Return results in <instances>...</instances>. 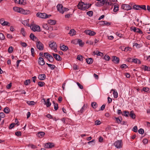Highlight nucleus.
I'll return each instance as SVG.
<instances>
[{
    "label": "nucleus",
    "mask_w": 150,
    "mask_h": 150,
    "mask_svg": "<svg viewBox=\"0 0 150 150\" xmlns=\"http://www.w3.org/2000/svg\"><path fill=\"white\" fill-rule=\"evenodd\" d=\"M111 2H117V0H101L100 2L97 3V6H103V10H106L110 8V5L112 4Z\"/></svg>",
    "instance_id": "f257e3e1"
},
{
    "label": "nucleus",
    "mask_w": 150,
    "mask_h": 150,
    "mask_svg": "<svg viewBox=\"0 0 150 150\" xmlns=\"http://www.w3.org/2000/svg\"><path fill=\"white\" fill-rule=\"evenodd\" d=\"M91 5V4H85L84 3L81 2L79 3L77 6L79 9L84 10L88 8Z\"/></svg>",
    "instance_id": "f03ea898"
},
{
    "label": "nucleus",
    "mask_w": 150,
    "mask_h": 150,
    "mask_svg": "<svg viewBox=\"0 0 150 150\" xmlns=\"http://www.w3.org/2000/svg\"><path fill=\"white\" fill-rule=\"evenodd\" d=\"M57 10L60 13L63 14L65 11H68L69 9L67 8L63 7V5L61 4H59L57 6Z\"/></svg>",
    "instance_id": "7ed1b4c3"
},
{
    "label": "nucleus",
    "mask_w": 150,
    "mask_h": 150,
    "mask_svg": "<svg viewBox=\"0 0 150 150\" xmlns=\"http://www.w3.org/2000/svg\"><path fill=\"white\" fill-rule=\"evenodd\" d=\"M116 2H111L112 4L110 5V6H112L111 9L112 8L113 6H114L113 11L115 13L118 11L119 10V5L117 3H116Z\"/></svg>",
    "instance_id": "20e7f679"
},
{
    "label": "nucleus",
    "mask_w": 150,
    "mask_h": 150,
    "mask_svg": "<svg viewBox=\"0 0 150 150\" xmlns=\"http://www.w3.org/2000/svg\"><path fill=\"white\" fill-rule=\"evenodd\" d=\"M49 45L52 49L54 50L55 52H57V45L55 42L53 41H51L49 42Z\"/></svg>",
    "instance_id": "39448f33"
},
{
    "label": "nucleus",
    "mask_w": 150,
    "mask_h": 150,
    "mask_svg": "<svg viewBox=\"0 0 150 150\" xmlns=\"http://www.w3.org/2000/svg\"><path fill=\"white\" fill-rule=\"evenodd\" d=\"M37 16L42 18H46L49 17L51 16L50 15H47L45 13H38L37 14Z\"/></svg>",
    "instance_id": "423d86ee"
},
{
    "label": "nucleus",
    "mask_w": 150,
    "mask_h": 150,
    "mask_svg": "<svg viewBox=\"0 0 150 150\" xmlns=\"http://www.w3.org/2000/svg\"><path fill=\"white\" fill-rule=\"evenodd\" d=\"M30 28L34 32L40 31V27L39 26L37 25L31 24L30 27Z\"/></svg>",
    "instance_id": "0eeeda50"
},
{
    "label": "nucleus",
    "mask_w": 150,
    "mask_h": 150,
    "mask_svg": "<svg viewBox=\"0 0 150 150\" xmlns=\"http://www.w3.org/2000/svg\"><path fill=\"white\" fill-rule=\"evenodd\" d=\"M122 141L121 140L116 141L114 144V145L117 149L120 148L122 147Z\"/></svg>",
    "instance_id": "6e6552de"
},
{
    "label": "nucleus",
    "mask_w": 150,
    "mask_h": 150,
    "mask_svg": "<svg viewBox=\"0 0 150 150\" xmlns=\"http://www.w3.org/2000/svg\"><path fill=\"white\" fill-rule=\"evenodd\" d=\"M121 8L126 11H128L132 9V8L129 5L123 4L122 5Z\"/></svg>",
    "instance_id": "1a4fd4ad"
},
{
    "label": "nucleus",
    "mask_w": 150,
    "mask_h": 150,
    "mask_svg": "<svg viewBox=\"0 0 150 150\" xmlns=\"http://www.w3.org/2000/svg\"><path fill=\"white\" fill-rule=\"evenodd\" d=\"M36 45L37 48L40 50H42L44 49V45L40 41L36 42Z\"/></svg>",
    "instance_id": "9d476101"
},
{
    "label": "nucleus",
    "mask_w": 150,
    "mask_h": 150,
    "mask_svg": "<svg viewBox=\"0 0 150 150\" xmlns=\"http://www.w3.org/2000/svg\"><path fill=\"white\" fill-rule=\"evenodd\" d=\"M54 145L53 143L49 142L45 144V148H51L54 147Z\"/></svg>",
    "instance_id": "9b49d317"
},
{
    "label": "nucleus",
    "mask_w": 150,
    "mask_h": 150,
    "mask_svg": "<svg viewBox=\"0 0 150 150\" xmlns=\"http://www.w3.org/2000/svg\"><path fill=\"white\" fill-rule=\"evenodd\" d=\"M54 57L57 61H61L62 58L60 56L57 54L53 53L52 54Z\"/></svg>",
    "instance_id": "f8f14e48"
},
{
    "label": "nucleus",
    "mask_w": 150,
    "mask_h": 150,
    "mask_svg": "<svg viewBox=\"0 0 150 150\" xmlns=\"http://www.w3.org/2000/svg\"><path fill=\"white\" fill-rule=\"evenodd\" d=\"M141 68L142 70H144V71H150V67L149 66L142 65L141 67Z\"/></svg>",
    "instance_id": "ddd939ff"
},
{
    "label": "nucleus",
    "mask_w": 150,
    "mask_h": 150,
    "mask_svg": "<svg viewBox=\"0 0 150 150\" xmlns=\"http://www.w3.org/2000/svg\"><path fill=\"white\" fill-rule=\"evenodd\" d=\"M38 63L39 64L41 65H43L45 64V62L43 59L41 57L39 58Z\"/></svg>",
    "instance_id": "4468645a"
},
{
    "label": "nucleus",
    "mask_w": 150,
    "mask_h": 150,
    "mask_svg": "<svg viewBox=\"0 0 150 150\" xmlns=\"http://www.w3.org/2000/svg\"><path fill=\"white\" fill-rule=\"evenodd\" d=\"M112 61L115 64H118L119 62V58L116 56H113Z\"/></svg>",
    "instance_id": "2eb2a0df"
},
{
    "label": "nucleus",
    "mask_w": 150,
    "mask_h": 150,
    "mask_svg": "<svg viewBox=\"0 0 150 150\" xmlns=\"http://www.w3.org/2000/svg\"><path fill=\"white\" fill-rule=\"evenodd\" d=\"M30 11L28 10H25L22 8L20 13L24 14H28L30 13Z\"/></svg>",
    "instance_id": "dca6fc26"
},
{
    "label": "nucleus",
    "mask_w": 150,
    "mask_h": 150,
    "mask_svg": "<svg viewBox=\"0 0 150 150\" xmlns=\"http://www.w3.org/2000/svg\"><path fill=\"white\" fill-rule=\"evenodd\" d=\"M84 33L86 34L91 36L94 35V31H91L90 30H86L84 31Z\"/></svg>",
    "instance_id": "f3484780"
},
{
    "label": "nucleus",
    "mask_w": 150,
    "mask_h": 150,
    "mask_svg": "<svg viewBox=\"0 0 150 150\" xmlns=\"http://www.w3.org/2000/svg\"><path fill=\"white\" fill-rule=\"evenodd\" d=\"M96 55L97 56H100L101 57H103L104 54L103 53L101 52H100L98 50L94 51V55Z\"/></svg>",
    "instance_id": "a211bd4d"
},
{
    "label": "nucleus",
    "mask_w": 150,
    "mask_h": 150,
    "mask_svg": "<svg viewBox=\"0 0 150 150\" xmlns=\"http://www.w3.org/2000/svg\"><path fill=\"white\" fill-rule=\"evenodd\" d=\"M129 62H132L138 64H140L141 63V61L137 58L132 59V61H130Z\"/></svg>",
    "instance_id": "6ab92c4d"
},
{
    "label": "nucleus",
    "mask_w": 150,
    "mask_h": 150,
    "mask_svg": "<svg viewBox=\"0 0 150 150\" xmlns=\"http://www.w3.org/2000/svg\"><path fill=\"white\" fill-rule=\"evenodd\" d=\"M129 116L133 119H135L136 118V115L134 113L133 111H131L129 114Z\"/></svg>",
    "instance_id": "aec40b11"
},
{
    "label": "nucleus",
    "mask_w": 150,
    "mask_h": 150,
    "mask_svg": "<svg viewBox=\"0 0 150 150\" xmlns=\"http://www.w3.org/2000/svg\"><path fill=\"white\" fill-rule=\"evenodd\" d=\"M38 79L41 80H43L46 78L45 75L44 74L39 75L38 77Z\"/></svg>",
    "instance_id": "412c9836"
},
{
    "label": "nucleus",
    "mask_w": 150,
    "mask_h": 150,
    "mask_svg": "<svg viewBox=\"0 0 150 150\" xmlns=\"http://www.w3.org/2000/svg\"><path fill=\"white\" fill-rule=\"evenodd\" d=\"M76 31L74 29H71L69 33H68L71 36H73L75 35L76 34Z\"/></svg>",
    "instance_id": "4be33fe9"
},
{
    "label": "nucleus",
    "mask_w": 150,
    "mask_h": 150,
    "mask_svg": "<svg viewBox=\"0 0 150 150\" xmlns=\"http://www.w3.org/2000/svg\"><path fill=\"white\" fill-rule=\"evenodd\" d=\"M22 9L21 8H19L18 7L15 6L13 7V10L16 11L18 13H20L21 11V9Z\"/></svg>",
    "instance_id": "5701e85b"
},
{
    "label": "nucleus",
    "mask_w": 150,
    "mask_h": 150,
    "mask_svg": "<svg viewBox=\"0 0 150 150\" xmlns=\"http://www.w3.org/2000/svg\"><path fill=\"white\" fill-rule=\"evenodd\" d=\"M45 134V133L43 132H39L38 133L37 136L40 137L41 138L43 137Z\"/></svg>",
    "instance_id": "b1692460"
},
{
    "label": "nucleus",
    "mask_w": 150,
    "mask_h": 150,
    "mask_svg": "<svg viewBox=\"0 0 150 150\" xmlns=\"http://www.w3.org/2000/svg\"><path fill=\"white\" fill-rule=\"evenodd\" d=\"M60 49L63 51H66L68 50V48L67 46L64 45L62 46H60Z\"/></svg>",
    "instance_id": "393cba45"
},
{
    "label": "nucleus",
    "mask_w": 150,
    "mask_h": 150,
    "mask_svg": "<svg viewBox=\"0 0 150 150\" xmlns=\"http://www.w3.org/2000/svg\"><path fill=\"white\" fill-rule=\"evenodd\" d=\"M133 9L135 10H140V5H134L132 6Z\"/></svg>",
    "instance_id": "a878e982"
},
{
    "label": "nucleus",
    "mask_w": 150,
    "mask_h": 150,
    "mask_svg": "<svg viewBox=\"0 0 150 150\" xmlns=\"http://www.w3.org/2000/svg\"><path fill=\"white\" fill-rule=\"evenodd\" d=\"M87 107V105H85V104H84L83 106L82 107V108H81L80 110V111H79V112L82 113L83 112L84 110H85L86 109Z\"/></svg>",
    "instance_id": "bb28decb"
},
{
    "label": "nucleus",
    "mask_w": 150,
    "mask_h": 150,
    "mask_svg": "<svg viewBox=\"0 0 150 150\" xmlns=\"http://www.w3.org/2000/svg\"><path fill=\"white\" fill-rule=\"evenodd\" d=\"M111 91H113V94L114 97L115 98H117L118 97V93L117 91L114 89H112Z\"/></svg>",
    "instance_id": "cd10ccee"
},
{
    "label": "nucleus",
    "mask_w": 150,
    "mask_h": 150,
    "mask_svg": "<svg viewBox=\"0 0 150 150\" xmlns=\"http://www.w3.org/2000/svg\"><path fill=\"white\" fill-rule=\"evenodd\" d=\"M45 104L46 105L47 107H48L51 105V103L50 102V98H48L47 99L46 102H45Z\"/></svg>",
    "instance_id": "c85d7f7f"
},
{
    "label": "nucleus",
    "mask_w": 150,
    "mask_h": 150,
    "mask_svg": "<svg viewBox=\"0 0 150 150\" xmlns=\"http://www.w3.org/2000/svg\"><path fill=\"white\" fill-rule=\"evenodd\" d=\"M86 62L88 64H91L93 63V60L92 58H88V59H86Z\"/></svg>",
    "instance_id": "c756f323"
},
{
    "label": "nucleus",
    "mask_w": 150,
    "mask_h": 150,
    "mask_svg": "<svg viewBox=\"0 0 150 150\" xmlns=\"http://www.w3.org/2000/svg\"><path fill=\"white\" fill-rule=\"evenodd\" d=\"M48 22L51 25H55L56 23V21L54 20H50L48 21Z\"/></svg>",
    "instance_id": "7c9ffc66"
},
{
    "label": "nucleus",
    "mask_w": 150,
    "mask_h": 150,
    "mask_svg": "<svg viewBox=\"0 0 150 150\" xmlns=\"http://www.w3.org/2000/svg\"><path fill=\"white\" fill-rule=\"evenodd\" d=\"M116 121L118 123H121L122 120V118L121 117H115Z\"/></svg>",
    "instance_id": "2f4dec72"
},
{
    "label": "nucleus",
    "mask_w": 150,
    "mask_h": 150,
    "mask_svg": "<svg viewBox=\"0 0 150 150\" xmlns=\"http://www.w3.org/2000/svg\"><path fill=\"white\" fill-rule=\"evenodd\" d=\"M79 44L80 46L82 47L84 43L83 42L82 40L80 39H78V44Z\"/></svg>",
    "instance_id": "473e14b6"
},
{
    "label": "nucleus",
    "mask_w": 150,
    "mask_h": 150,
    "mask_svg": "<svg viewBox=\"0 0 150 150\" xmlns=\"http://www.w3.org/2000/svg\"><path fill=\"white\" fill-rule=\"evenodd\" d=\"M142 91H144L147 93L150 92V89L148 87H144L142 88Z\"/></svg>",
    "instance_id": "72a5a7b5"
},
{
    "label": "nucleus",
    "mask_w": 150,
    "mask_h": 150,
    "mask_svg": "<svg viewBox=\"0 0 150 150\" xmlns=\"http://www.w3.org/2000/svg\"><path fill=\"white\" fill-rule=\"evenodd\" d=\"M52 102L54 105V109L55 110H57L58 108V104L57 103H55L54 101H53Z\"/></svg>",
    "instance_id": "f704fd0d"
},
{
    "label": "nucleus",
    "mask_w": 150,
    "mask_h": 150,
    "mask_svg": "<svg viewBox=\"0 0 150 150\" xmlns=\"http://www.w3.org/2000/svg\"><path fill=\"white\" fill-rule=\"evenodd\" d=\"M123 112V114H122L123 115L126 117H127L129 115V113L128 111H125Z\"/></svg>",
    "instance_id": "c9c22d12"
},
{
    "label": "nucleus",
    "mask_w": 150,
    "mask_h": 150,
    "mask_svg": "<svg viewBox=\"0 0 150 150\" xmlns=\"http://www.w3.org/2000/svg\"><path fill=\"white\" fill-rule=\"evenodd\" d=\"M101 23H102V25H105L107 26H108L111 24L110 23L105 21H101Z\"/></svg>",
    "instance_id": "e433bc0d"
},
{
    "label": "nucleus",
    "mask_w": 150,
    "mask_h": 150,
    "mask_svg": "<svg viewBox=\"0 0 150 150\" xmlns=\"http://www.w3.org/2000/svg\"><path fill=\"white\" fill-rule=\"evenodd\" d=\"M50 62H52L54 61V59L53 57L51 55L47 59Z\"/></svg>",
    "instance_id": "4c0bfd02"
},
{
    "label": "nucleus",
    "mask_w": 150,
    "mask_h": 150,
    "mask_svg": "<svg viewBox=\"0 0 150 150\" xmlns=\"http://www.w3.org/2000/svg\"><path fill=\"white\" fill-rule=\"evenodd\" d=\"M30 83V80L29 79L26 80L24 82L25 85H28Z\"/></svg>",
    "instance_id": "58836bf2"
},
{
    "label": "nucleus",
    "mask_w": 150,
    "mask_h": 150,
    "mask_svg": "<svg viewBox=\"0 0 150 150\" xmlns=\"http://www.w3.org/2000/svg\"><path fill=\"white\" fill-rule=\"evenodd\" d=\"M4 112L6 113H8L10 112V109L8 107H6L4 108Z\"/></svg>",
    "instance_id": "ea45409f"
},
{
    "label": "nucleus",
    "mask_w": 150,
    "mask_h": 150,
    "mask_svg": "<svg viewBox=\"0 0 150 150\" xmlns=\"http://www.w3.org/2000/svg\"><path fill=\"white\" fill-rule=\"evenodd\" d=\"M45 84V83L42 81H40L38 83V85L40 87H42Z\"/></svg>",
    "instance_id": "a19ab883"
},
{
    "label": "nucleus",
    "mask_w": 150,
    "mask_h": 150,
    "mask_svg": "<svg viewBox=\"0 0 150 150\" xmlns=\"http://www.w3.org/2000/svg\"><path fill=\"white\" fill-rule=\"evenodd\" d=\"M27 103L29 105H34L35 104V102L34 101H28Z\"/></svg>",
    "instance_id": "79ce46f5"
},
{
    "label": "nucleus",
    "mask_w": 150,
    "mask_h": 150,
    "mask_svg": "<svg viewBox=\"0 0 150 150\" xmlns=\"http://www.w3.org/2000/svg\"><path fill=\"white\" fill-rule=\"evenodd\" d=\"M3 26L6 25V26H9L10 25V23L9 22H8L7 21H4V22H3Z\"/></svg>",
    "instance_id": "37998d69"
},
{
    "label": "nucleus",
    "mask_w": 150,
    "mask_h": 150,
    "mask_svg": "<svg viewBox=\"0 0 150 150\" xmlns=\"http://www.w3.org/2000/svg\"><path fill=\"white\" fill-rule=\"evenodd\" d=\"M135 32L139 33L140 34H143V32L140 29L138 28H137Z\"/></svg>",
    "instance_id": "c03bdc74"
},
{
    "label": "nucleus",
    "mask_w": 150,
    "mask_h": 150,
    "mask_svg": "<svg viewBox=\"0 0 150 150\" xmlns=\"http://www.w3.org/2000/svg\"><path fill=\"white\" fill-rule=\"evenodd\" d=\"M13 48L12 46L10 47L8 49V51L9 53H11L12 52L13 50Z\"/></svg>",
    "instance_id": "a18cd8bd"
},
{
    "label": "nucleus",
    "mask_w": 150,
    "mask_h": 150,
    "mask_svg": "<svg viewBox=\"0 0 150 150\" xmlns=\"http://www.w3.org/2000/svg\"><path fill=\"white\" fill-rule=\"evenodd\" d=\"M21 33L24 36H25V30L24 28H21Z\"/></svg>",
    "instance_id": "49530a36"
},
{
    "label": "nucleus",
    "mask_w": 150,
    "mask_h": 150,
    "mask_svg": "<svg viewBox=\"0 0 150 150\" xmlns=\"http://www.w3.org/2000/svg\"><path fill=\"white\" fill-rule=\"evenodd\" d=\"M30 38L31 40H34V38H36V37L32 33H31L30 34Z\"/></svg>",
    "instance_id": "de8ad7c7"
},
{
    "label": "nucleus",
    "mask_w": 150,
    "mask_h": 150,
    "mask_svg": "<svg viewBox=\"0 0 150 150\" xmlns=\"http://www.w3.org/2000/svg\"><path fill=\"white\" fill-rule=\"evenodd\" d=\"M103 58L106 61H109L110 60V57L108 55H105L104 56Z\"/></svg>",
    "instance_id": "09e8293b"
},
{
    "label": "nucleus",
    "mask_w": 150,
    "mask_h": 150,
    "mask_svg": "<svg viewBox=\"0 0 150 150\" xmlns=\"http://www.w3.org/2000/svg\"><path fill=\"white\" fill-rule=\"evenodd\" d=\"M5 38L4 35L1 33H0V39L1 40H4Z\"/></svg>",
    "instance_id": "8fccbe9b"
},
{
    "label": "nucleus",
    "mask_w": 150,
    "mask_h": 150,
    "mask_svg": "<svg viewBox=\"0 0 150 150\" xmlns=\"http://www.w3.org/2000/svg\"><path fill=\"white\" fill-rule=\"evenodd\" d=\"M140 9L141 8L145 11H146V6L145 5H140Z\"/></svg>",
    "instance_id": "3c124183"
},
{
    "label": "nucleus",
    "mask_w": 150,
    "mask_h": 150,
    "mask_svg": "<svg viewBox=\"0 0 150 150\" xmlns=\"http://www.w3.org/2000/svg\"><path fill=\"white\" fill-rule=\"evenodd\" d=\"M77 59H78V60H79L80 61H82V56L81 55H78L77 56Z\"/></svg>",
    "instance_id": "603ef678"
},
{
    "label": "nucleus",
    "mask_w": 150,
    "mask_h": 150,
    "mask_svg": "<svg viewBox=\"0 0 150 150\" xmlns=\"http://www.w3.org/2000/svg\"><path fill=\"white\" fill-rule=\"evenodd\" d=\"M44 56H45V57L47 58V59L49 58V56H51V55L50 54H49L47 52L45 53H44Z\"/></svg>",
    "instance_id": "864d4df0"
},
{
    "label": "nucleus",
    "mask_w": 150,
    "mask_h": 150,
    "mask_svg": "<svg viewBox=\"0 0 150 150\" xmlns=\"http://www.w3.org/2000/svg\"><path fill=\"white\" fill-rule=\"evenodd\" d=\"M76 84L80 89H82L83 88V86L80 84L79 82H77Z\"/></svg>",
    "instance_id": "5fc2aeb1"
},
{
    "label": "nucleus",
    "mask_w": 150,
    "mask_h": 150,
    "mask_svg": "<svg viewBox=\"0 0 150 150\" xmlns=\"http://www.w3.org/2000/svg\"><path fill=\"white\" fill-rule=\"evenodd\" d=\"M71 42L74 44H78V40H72L71 41Z\"/></svg>",
    "instance_id": "6e6d98bb"
},
{
    "label": "nucleus",
    "mask_w": 150,
    "mask_h": 150,
    "mask_svg": "<svg viewBox=\"0 0 150 150\" xmlns=\"http://www.w3.org/2000/svg\"><path fill=\"white\" fill-rule=\"evenodd\" d=\"M15 125L16 124L14 123H12L11 124L9 127V129H11L12 128L14 127L15 126Z\"/></svg>",
    "instance_id": "4d7b16f0"
},
{
    "label": "nucleus",
    "mask_w": 150,
    "mask_h": 150,
    "mask_svg": "<svg viewBox=\"0 0 150 150\" xmlns=\"http://www.w3.org/2000/svg\"><path fill=\"white\" fill-rule=\"evenodd\" d=\"M138 132L140 134H143L144 132V131L143 129L141 128L138 130Z\"/></svg>",
    "instance_id": "13d9d810"
},
{
    "label": "nucleus",
    "mask_w": 150,
    "mask_h": 150,
    "mask_svg": "<svg viewBox=\"0 0 150 150\" xmlns=\"http://www.w3.org/2000/svg\"><path fill=\"white\" fill-rule=\"evenodd\" d=\"M87 14L89 16H91L93 15V12L92 11H90L88 12L87 13Z\"/></svg>",
    "instance_id": "bf43d9fd"
},
{
    "label": "nucleus",
    "mask_w": 150,
    "mask_h": 150,
    "mask_svg": "<svg viewBox=\"0 0 150 150\" xmlns=\"http://www.w3.org/2000/svg\"><path fill=\"white\" fill-rule=\"evenodd\" d=\"M95 125H100L101 123L100 122V121L98 120H96L95 122Z\"/></svg>",
    "instance_id": "052dcab7"
},
{
    "label": "nucleus",
    "mask_w": 150,
    "mask_h": 150,
    "mask_svg": "<svg viewBox=\"0 0 150 150\" xmlns=\"http://www.w3.org/2000/svg\"><path fill=\"white\" fill-rule=\"evenodd\" d=\"M31 55L32 56H34L35 55L34 50L33 48H31Z\"/></svg>",
    "instance_id": "680f3d73"
},
{
    "label": "nucleus",
    "mask_w": 150,
    "mask_h": 150,
    "mask_svg": "<svg viewBox=\"0 0 150 150\" xmlns=\"http://www.w3.org/2000/svg\"><path fill=\"white\" fill-rule=\"evenodd\" d=\"M142 142L144 144H146L148 143V141L147 139H145L143 140Z\"/></svg>",
    "instance_id": "e2e57ef3"
},
{
    "label": "nucleus",
    "mask_w": 150,
    "mask_h": 150,
    "mask_svg": "<svg viewBox=\"0 0 150 150\" xmlns=\"http://www.w3.org/2000/svg\"><path fill=\"white\" fill-rule=\"evenodd\" d=\"M21 44L23 47H26L27 46V44L25 42H21Z\"/></svg>",
    "instance_id": "0e129e2a"
},
{
    "label": "nucleus",
    "mask_w": 150,
    "mask_h": 150,
    "mask_svg": "<svg viewBox=\"0 0 150 150\" xmlns=\"http://www.w3.org/2000/svg\"><path fill=\"white\" fill-rule=\"evenodd\" d=\"M128 67L126 64H123L122 65H121L120 66V67L121 68L123 69V68H126L127 67Z\"/></svg>",
    "instance_id": "69168bd1"
},
{
    "label": "nucleus",
    "mask_w": 150,
    "mask_h": 150,
    "mask_svg": "<svg viewBox=\"0 0 150 150\" xmlns=\"http://www.w3.org/2000/svg\"><path fill=\"white\" fill-rule=\"evenodd\" d=\"M137 28H136L134 27H132L130 28V29L132 31H133L134 32H135Z\"/></svg>",
    "instance_id": "338daca9"
},
{
    "label": "nucleus",
    "mask_w": 150,
    "mask_h": 150,
    "mask_svg": "<svg viewBox=\"0 0 150 150\" xmlns=\"http://www.w3.org/2000/svg\"><path fill=\"white\" fill-rule=\"evenodd\" d=\"M15 134L18 136H21V132H15Z\"/></svg>",
    "instance_id": "774afa93"
}]
</instances>
